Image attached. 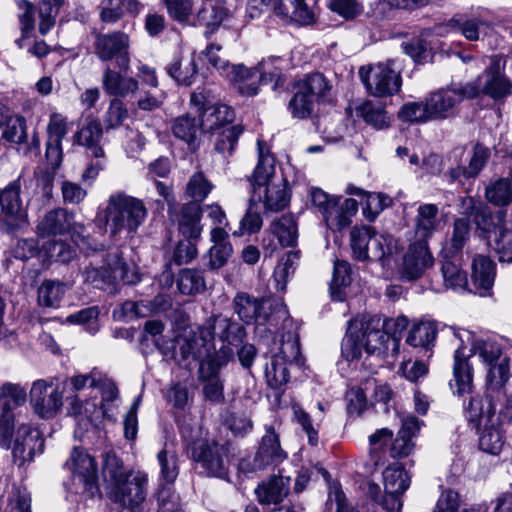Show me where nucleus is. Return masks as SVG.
<instances>
[{
	"instance_id": "obj_34",
	"label": "nucleus",
	"mask_w": 512,
	"mask_h": 512,
	"mask_svg": "<svg viewBox=\"0 0 512 512\" xmlns=\"http://www.w3.org/2000/svg\"><path fill=\"white\" fill-rule=\"evenodd\" d=\"M75 142L86 147L93 157L104 156V151L100 146L102 139V126L96 119L87 120L86 124L76 132Z\"/></svg>"
},
{
	"instance_id": "obj_20",
	"label": "nucleus",
	"mask_w": 512,
	"mask_h": 512,
	"mask_svg": "<svg viewBox=\"0 0 512 512\" xmlns=\"http://www.w3.org/2000/svg\"><path fill=\"white\" fill-rule=\"evenodd\" d=\"M178 344L183 360L200 361L215 350L214 333L210 326L198 327L180 337Z\"/></svg>"
},
{
	"instance_id": "obj_32",
	"label": "nucleus",
	"mask_w": 512,
	"mask_h": 512,
	"mask_svg": "<svg viewBox=\"0 0 512 512\" xmlns=\"http://www.w3.org/2000/svg\"><path fill=\"white\" fill-rule=\"evenodd\" d=\"M43 445V440L37 430L28 425H21L14 440L13 455L21 460H31L37 448Z\"/></svg>"
},
{
	"instance_id": "obj_37",
	"label": "nucleus",
	"mask_w": 512,
	"mask_h": 512,
	"mask_svg": "<svg viewBox=\"0 0 512 512\" xmlns=\"http://www.w3.org/2000/svg\"><path fill=\"white\" fill-rule=\"evenodd\" d=\"M470 237V221L459 218L454 221L452 236L441 250L442 259L457 258Z\"/></svg>"
},
{
	"instance_id": "obj_44",
	"label": "nucleus",
	"mask_w": 512,
	"mask_h": 512,
	"mask_svg": "<svg viewBox=\"0 0 512 512\" xmlns=\"http://www.w3.org/2000/svg\"><path fill=\"white\" fill-rule=\"evenodd\" d=\"M486 386L488 390L498 391L502 389L510 378L509 358H500L499 361L485 365Z\"/></svg>"
},
{
	"instance_id": "obj_25",
	"label": "nucleus",
	"mask_w": 512,
	"mask_h": 512,
	"mask_svg": "<svg viewBox=\"0 0 512 512\" xmlns=\"http://www.w3.org/2000/svg\"><path fill=\"white\" fill-rule=\"evenodd\" d=\"M441 275L443 282L432 285L435 292L441 293L446 290H453L462 293L467 291L468 277L466 272L460 268L457 258L443 259Z\"/></svg>"
},
{
	"instance_id": "obj_55",
	"label": "nucleus",
	"mask_w": 512,
	"mask_h": 512,
	"mask_svg": "<svg viewBox=\"0 0 512 512\" xmlns=\"http://www.w3.org/2000/svg\"><path fill=\"white\" fill-rule=\"evenodd\" d=\"M199 367V380H211L213 378H220V369L227 363V358L224 354L214 350L211 356L200 360Z\"/></svg>"
},
{
	"instance_id": "obj_42",
	"label": "nucleus",
	"mask_w": 512,
	"mask_h": 512,
	"mask_svg": "<svg viewBox=\"0 0 512 512\" xmlns=\"http://www.w3.org/2000/svg\"><path fill=\"white\" fill-rule=\"evenodd\" d=\"M67 286L60 281L45 280L38 288V303L43 307L56 308L66 293Z\"/></svg>"
},
{
	"instance_id": "obj_36",
	"label": "nucleus",
	"mask_w": 512,
	"mask_h": 512,
	"mask_svg": "<svg viewBox=\"0 0 512 512\" xmlns=\"http://www.w3.org/2000/svg\"><path fill=\"white\" fill-rule=\"evenodd\" d=\"M102 85L107 94L120 97L135 93L138 89L136 79L125 77L109 67L103 73Z\"/></svg>"
},
{
	"instance_id": "obj_5",
	"label": "nucleus",
	"mask_w": 512,
	"mask_h": 512,
	"mask_svg": "<svg viewBox=\"0 0 512 512\" xmlns=\"http://www.w3.org/2000/svg\"><path fill=\"white\" fill-rule=\"evenodd\" d=\"M284 60L280 57L270 56L263 59L254 68L237 65L231 69L232 83L243 96H255L258 94L261 83L274 82V88L284 83L282 70Z\"/></svg>"
},
{
	"instance_id": "obj_2",
	"label": "nucleus",
	"mask_w": 512,
	"mask_h": 512,
	"mask_svg": "<svg viewBox=\"0 0 512 512\" xmlns=\"http://www.w3.org/2000/svg\"><path fill=\"white\" fill-rule=\"evenodd\" d=\"M258 164L250 178L251 201L263 204L266 211L279 212L290 202L288 182L275 171V158L266 144L258 140Z\"/></svg>"
},
{
	"instance_id": "obj_61",
	"label": "nucleus",
	"mask_w": 512,
	"mask_h": 512,
	"mask_svg": "<svg viewBox=\"0 0 512 512\" xmlns=\"http://www.w3.org/2000/svg\"><path fill=\"white\" fill-rule=\"evenodd\" d=\"M6 512H31V495L25 487L13 486Z\"/></svg>"
},
{
	"instance_id": "obj_28",
	"label": "nucleus",
	"mask_w": 512,
	"mask_h": 512,
	"mask_svg": "<svg viewBox=\"0 0 512 512\" xmlns=\"http://www.w3.org/2000/svg\"><path fill=\"white\" fill-rule=\"evenodd\" d=\"M463 409L467 419L478 426L496 421L499 416L496 414V405L489 396L474 395L468 402L463 403Z\"/></svg>"
},
{
	"instance_id": "obj_38",
	"label": "nucleus",
	"mask_w": 512,
	"mask_h": 512,
	"mask_svg": "<svg viewBox=\"0 0 512 512\" xmlns=\"http://www.w3.org/2000/svg\"><path fill=\"white\" fill-rule=\"evenodd\" d=\"M437 332L438 328L435 321H419L410 329L406 343L415 348H423L426 352L430 351L434 346Z\"/></svg>"
},
{
	"instance_id": "obj_41",
	"label": "nucleus",
	"mask_w": 512,
	"mask_h": 512,
	"mask_svg": "<svg viewBox=\"0 0 512 512\" xmlns=\"http://www.w3.org/2000/svg\"><path fill=\"white\" fill-rule=\"evenodd\" d=\"M177 286L184 295H196L206 290L203 271L197 269H182L177 277Z\"/></svg>"
},
{
	"instance_id": "obj_23",
	"label": "nucleus",
	"mask_w": 512,
	"mask_h": 512,
	"mask_svg": "<svg viewBox=\"0 0 512 512\" xmlns=\"http://www.w3.org/2000/svg\"><path fill=\"white\" fill-rule=\"evenodd\" d=\"M287 458V453L280 445L279 435L274 425H265V434L255 455V466L263 468L270 464H278Z\"/></svg>"
},
{
	"instance_id": "obj_18",
	"label": "nucleus",
	"mask_w": 512,
	"mask_h": 512,
	"mask_svg": "<svg viewBox=\"0 0 512 512\" xmlns=\"http://www.w3.org/2000/svg\"><path fill=\"white\" fill-rule=\"evenodd\" d=\"M30 401L36 414L42 418H52L63 405V390L52 381L39 379L32 384Z\"/></svg>"
},
{
	"instance_id": "obj_57",
	"label": "nucleus",
	"mask_w": 512,
	"mask_h": 512,
	"mask_svg": "<svg viewBox=\"0 0 512 512\" xmlns=\"http://www.w3.org/2000/svg\"><path fill=\"white\" fill-rule=\"evenodd\" d=\"M392 204V199L383 193H368L363 204V214L369 221L374 219Z\"/></svg>"
},
{
	"instance_id": "obj_1",
	"label": "nucleus",
	"mask_w": 512,
	"mask_h": 512,
	"mask_svg": "<svg viewBox=\"0 0 512 512\" xmlns=\"http://www.w3.org/2000/svg\"><path fill=\"white\" fill-rule=\"evenodd\" d=\"M103 477L108 498L131 512H140L147 497L148 475L143 471H127L122 461L107 453Z\"/></svg>"
},
{
	"instance_id": "obj_48",
	"label": "nucleus",
	"mask_w": 512,
	"mask_h": 512,
	"mask_svg": "<svg viewBox=\"0 0 512 512\" xmlns=\"http://www.w3.org/2000/svg\"><path fill=\"white\" fill-rule=\"evenodd\" d=\"M351 283V269L348 262L344 260H336L333 269V278L330 285L331 296L334 300L343 301L346 288Z\"/></svg>"
},
{
	"instance_id": "obj_29",
	"label": "nucleus",
	"mask_w": 512,
	"mask_h": 512,
	"mask_svg": "<svg viewBox=\"0 0 512 512\" xmlns=\"http://www.w3.org/2000/svg\"><path fill=\"white\" fill-rule=\"evenodd\" d=\"M495 263L485 255H477L472 261V281L480 296L489 294L495 280Z\"/></svg>"
},
{
	"instance_id": "obj_13",
	"label": "nucleus",
	"mask_w": 512,
	"mask_h": 512,
	"mask_svg": "<svg viewBox=\"0 0 512 512\" xmlns=\"http://www.w3.org/2000/svg\"><path fill=\"white\" fill-rule=\"evenodd\" d=\"M394 61L388 60L368 69L361 67L359 77L364 83L367 91L377 97L390 96L397 93L402 84L399 71L393 68Z\"/></svg>"
},
{
	"instance_id": "obj_39",
	"label": "nucleus",
	"mask_w": 512,
	"mask_h": 512,
	"mask_svg": "<svg viewBox=\"0 0 512 512\" xmlns=\"http://www.w3.org/2000/svg\"><path fill=\"white\" fill-rule=\"evenodd\" d=\"M471 355L477 356L479 360L485 365L499 361L500 358H508L503 353L502 346L490 337H477L471 343Z\"/></svg>"
},
{
	"instance_id": "obj_30",
	"label": "nucleus",
	"mask_w": 512,
	"mask_h": 512,
	"mask_svg": "<svg viewBox=\"0 0 512 512\" xmlns=\"http://www.w3.org/2000/svg\"><path fill=\"white\" fill-rule=\"evenodd\" d=\"M229 233L226 229L212 228L210 231V241L213 243L209 249L208 266L212 270L219 269L227 264L233 253V248L229 242Z\"/></svg>"
},
{
	"instance_id": "obj_11",
	"label": "nucleus",
	"mask_w": 512,
	"mask_h": 512,
	"mask_svg": "<svg viewBox=\"0 0 512 512\" xmlns=\"http://www.w3.org/2000/svg\"><path fill=\"white\" fill-rule=\"evenodd\" d=\"M83 278L85 282L92 284L98 289H107L118 282L135 284L140 280L135 272L128 269L118 252L108 254L104 265L101 267L91 266L85 268Z\"/></svg>"
},
{
	"instance_id": "obj_3",
	"label": "nucleus",
	"mask_w": 512,
	"mask_h": 512,
	"mask_svg": "<svg viewBox=\"0 0 512 512\" xmlns=\"http://www.w3.org/2000/svg\"><path fill=\"white\" fill-rule=\"evenodd\" d=\"M391 336L385 320L379 315L362 314L350 320L342 340L341 355L348 361L360 359L362 351L368 354L384 353Z\"/></svg>"
},
{
	"instance_id": "obj_15",
	"label": "nucleus",
	"mask_w": 512,
	"mask_h": 512,
	"mask_svg": "<svg viewBox=\"0 0 512 512\" xmlns=\"http://www.w3.org/2000/svg\"><path fill=\"white\" fill-rule=\"evenodd\" d=\"M435 259L426 241H414L404 252L397 266L402 281H415L422 278L434 266Z\"/></svg>"
},
{
	"instance_id": "obj_7",
	"label": "nucleus",
	"mask_w": 512,
	"mask_h": 512,
	"mask_svg": "<svg viewBox=\"0 0 512 512\" xmlns=\"http://www.w3.org/2000/svg\"><path fill=\"white\" fill-rule=\"evenodd\" d=\"M38 233L45 235H63L70 233L74 243L84 251L89 249L96 251L97 246H93L90 238L85 235V227L76 223L74 213L64 208H55L41 218L37 225Z\"/></svg>"
},
{
	"instance_id": "obj_59",
	"label": "nucleus",
	"mask_w": 512,
	"mask_h": 512,
	"mask_svg": "<svg viewBox=\"0 0 512 512\" xmlns=\"http://www.w3.org/2000/svg\"><path fill=\"white\" fill-rule=\"evenodd\" d=\"M99 313V308L92 306L69 315L67 321L83 325L86 331L90 334H95L99 329Z\"/></svg>"
},
{
	"instance_id": "obj_54",
	"label": "nucleus",
	"mask_w": 512,
	"mask_h": 512,
	"mask_svg": "<svg viewBox=\"0 0 512 512\" xmlns=\"http://www.w3.org/2000/svg\"><path fill=\"white\" fill-rule=\"evenodd\" d=\"M402 121L411 123H425L432 121L429 117V110L426 99L422 102L405 103L398 112Z\"/></svg>"
},
{
	"instance_id": "obj_51",
	"label": "nucleus",
	"mask_w": 512,
	"mask_h": 512,
	"mask_svg": "<svg viewBox=\"0 0 512 512\" xmlns=\"http://www.w3.org/2000/svg\"><path fill=\"white\" fill-rule=\"evenodd\" d=\"M299 258L298 251H290L279 260L273 273L277 290H285L287 281L293 275Z\"/></svg>"
},
{
	"instance_id": "obj_50",
	"label": "nucleus",
	"mask_w": 512,
	"mask_h": 512,
	"mask_svg": "<svg viewBox=\"0 0 512 512\" xmlns=\"http://www.w3.org/2000/svg\"><path fill=\"white\" fill-rule=\"evenodd\" d=\"M357 112L367 124L377 129L384 128L389 123L385 107L380 102L365 101L357 107Z\"/></svg>"
},
{
	"instance_id": "obj_4",
	"label": "nucleus",
	"mask_w": 512,
	"mask_h": 512,
	"mask_svg": "<svg viewBox=\"0 0 512 512\" xmlns=\"http://www.w3.org/2000/svg\"><path fill=\"white\" fill-rule=\"evenodd\" d=\"M148 215L147 208L141 199L116 192L109 196L104 210L107 230L112 238L126 232L135 233L145 222Z\"/></svg>"
},
{
	"instance_id": "obj_56",
	"label": "nucleus",
	"mask_w": 512,
	"mask_h": 512,
	"mask_svg": "<svg viewBox=\"0 0 512 512\" xmlns=\"http://www.w3.org/2000/svg\"><path fill=\"white\" fill-rule=\"evenodd\" d=\"M242 131V128L237 125L215 132L213 134L216 136L215 149L219 153L231 155Z\"/></svg>"
},
{
	"instance_id": "obj_63",
	"label": "nucleus",
	"mask_w": 512,
	"mask_h": 512,
	"mask_svg": "<svg viewBox=\"0 0 512 512\" xmlns=\"http://www.w3.org/2000/svg\"><path fill=\"white\" fill-rule=\"evenodd\" d=\"M157 459L161 469V478L167 484H172L179 473L176 455H169L166 449H162L158 452Z\"/></svg>"
},
{
	"instance_id": "obj_24",
	"label": "nucleus",
	"mask_w": 512,
	"mask_h": 512,
	"mask_svg": "<svg viewBox=\"0 0 512 512\" xmlns=\"http://www.w3.org/2000/svg\"><path fill=\"white\" fill-rule=\"evenodd\" d=\"M383 481L385 492L389 495L386 503L388 504L390 501L392 504L391 510L396 509L399 512L402 508V502L398 496L410 486V479L406 470L400 463H393L383 471Z\"/></svg>"
},
{
	"instance_id": "obj_40",
	"label": "nucleus",
	"mask_w": 512,
	"mask_h": 512,
	"mask_svg": "<svg viewBox=\"0 0 512 512\" xmlns=\"http://www.w3.org/2000/svg\"><path fill=\"white\" fill-rule=\"evenodd\" d=\"M489 233L488 243L498 255L499 261L512 262V229L502 224Z\"/></svg>"
},
{
	"instance_id": "obj_12",
	"label": "nucleus",
	"mask_w": 512,
	"mask_h": 512,
	"mask_svg": "<svg viewBox=\"0 0 512 512\" xmlns=\"http://www.w3.org/2000/svg\"><path fill=\"white\" fill-rule=\"evenodd\" d=\"M190 103L200 111L202 132L214 134L227 127L235 126L233 109L221 103L212 104L208 92L204 90L193 92Z\"/></svg>"
},
{
	"instance_id": "obj_46",
	"label": "nucleus",
	"mask_w": 512,
	"mask_h": 512,
	"mask_svg": "<svg viewBox=\"0 0 512 512\" xmlns=\"http://www.w3.org/2000/svg\"><path fill=\"white\" fill-rule=\"evenodd\" d=\"M201 129V122L195 117L182 115L174 119L172 132L175 137L185 141L189 145L194 144Z\"/></svg>"
},
{
	"instance_id": "obj_53",
	"label": "nucleus",
	"mask_w": 512,
	"mask_h": 512,
	"mask_svg": "<svg viewBox=\"0 0 512 512\" xmlns=\"http://www.w3.org/2000/svg\"><path fill=\"white\" fill-rule=\"evenodd\" d=\"M213 187L202 172H196L187 183L186 194L194 200L193 202L200 203L207 198Z\"/></svg>"
},
{
	"instance_id": "obj_45",
	"label": "nucleus",
	"mask_w": 512,
	"mask_h": 512,
	"mask_svg": "<svg viewBox=\"0 0 512 512\" xmlns=\"http://www.w3.org/2000/svg\"><path fill=\"white\" fill-rule=\"evenodd\" d=\"M395 247V240L392 236L378 234L371 228L368 259L383 261L393 254Z\"/></svg>"
},
{
	"instance_id": "obj_58",
	"label": "nucleus",
	"mask_w": 512,
	"mask_h": 512,
	"mask_svg": "<svg viewBox=\"0 0 512 512\" xmlns=\"http://www.w3.org/2000/svg\"><path fill=\"white\" fill-rule=\"evenodd\" d=\"M371 227L354 228L351 231V248L356 259L368 260Z\"/></svg>"
},
{
	"instance_id": "obj_35",
	"label": "nucleus",
	"mask_w": 512,
	"mask_h": 512,
	"mask_svg": "<svg viewBox=\"0 0 512 512\" xmlns=\"http://www.w3.org/2000/svg\"><path fill=\"white\" fill-rule=\"evenodd\" d=\"M290 478L274 476L256 489L258 500L262 504H278L289 493Z\"/></svg>"
},
{
	"instance_id": "obj_22",
	"label": "nucleus",
	"mask_w": 512,
	"mask_h": 512,
	"mask_svg": "<svg viewBox=\"0 0 512 512\" xmlns=\"http://www.w3.org/2000/svg\"><path fill=\"white\" fill-rule=\"evenodd\" d=\"M170 217L177 222L180 233L189 239L198 240L201 237L203 226L201 225L202 208L199 203L188 202L183 204L179 211L170 210Z\"/></svg>"
},
{
	"instance_id": "obj_16",
	"label": "nucleus",
	"mask_w": 512,
	"mask_h": 512,
	"mask_svg": "<svg viewBox=\"0 0 512 512\" xmlns=\"http://www.w3.org/2000/svg\"><path fill=\"white\" fill-rule=\"evenodd\" d=\"M505 66L503 56H491L489 67L471 85L479 88V94H486L495 100L512 96V82L504 75Z\"/></svg>"
},
{
	"instance_id": "obj_6",
	"label": "nucleus",
	"mask_w": 512,
	"mask_h": 512,
	"mask_svg": "<svg viewBox=\"0 0 512 512\" xmlns=\"http://www.w3.org/2000/svg\"><path fill=\"white\" fill-rule=\"evenodd\" d=\"M188 454L201 475L227 479L231 461L229 443L200 439L188 446Z\"/></svg>"
},
{
	"instance_id": "obj_64",
	"label": "nucleus",
	"mask_w": 512,
	"mask_h": 512,
	"mask_svg": "<svg viewBox=\"0 0 512 512\" xmlns=\"http://www.w3.org/2000/svg\"><path fill=\"white\" fill-rule=\"evenodd\" d=\"M158 512H184L179 495L170 486H163L158 492Z\"/></svg>"
},
{
	"instance_id": "obj_47",
	"label": "nucleus",
	"mask_w": 512,
	"mask_h": 512,
	"mask_svg": "<svg viewBox=\"0 0 512 512\" xmlns=\"http://www.w3.org/2000/svg\"><path fill=\"white\" fill-rule=\"evenodd\" d=\"M69 413L75 417H84L90 423L104 417L106 409L102 403H96L86 400L83 402L78 395L71 399Z\"/></svg>"
},
{
	"instance_id": "obj_27",
	"label": "nucleus",
	"mask_w": 512,
	"mask_h": 512,
	"mask_svg": "<svg viewBox=\"0 0 512 512\" xmlns=\"http://www.w3.org/2000/svg\"><path fill=\"white\" fill-rule=\"evenodd\" d=\"M450 387L457 396L471 394L474 389L473 368L460 347L454 353L453 380Z\"/></svg>"
},
{
	"instance_id": "obj_31",
	"label": "nucleus",
	"mask_w": 512,
	"mask_h": 512,
	"mask_svg": "<svg viewBox=\"0 0 512 512\" xmlns=\"http://www.w3.org/2000/svg\"><path fill=\"white\" fill-rule=\"evenodd\" d=\"M142 8L138 0H102L98 6L100 20L104 23H115L125 13L135 16Z\"/></svg>"
},
{
	"instance_id": "obj_62",
	"label": "nucleus",
	"mask_w": 512,
	"mask_h": 512,
	"mask_svg": "<svg viewBox=\"0 0 512 512\" xmlns=\"http://www.w3.org/2000/svg\"><path fill=\"white\" fill-rule=\"evenodd\" d=\"M392 437L393 432L387 428L379 429L369 437L370 457L375 466L381 463L383 448L391 441Z\"/></svg>"
},
{
	"instance_id": "obj_49",
	"label": "nucleus",
	"mask_w": 512,
	"mask_h": 512,
	"mask_svg": "<svg viewBox=\"0 0 512 512\" xmlns=\"http://www.w3.org/2000/svg\"><path fill=\"white\" fill-rule=\"evenodd\" d=\"M168 74L179 84L189 86L197 73L193 56L175 60L167 67Z\"/></svg>"
},
{
	"instance_id": "obj_21",
	"label": "nucleus",
	"mask_w": 512,
	"mask_h": 512,
	"mask_svg": "<svg viewBox=\"0 0 512 512\" xmlns=\"http://www.w3.org/2000/svg\"><path fill=\"white\" fill-rule=\"evenodd\" d=\"M299 354V344L296 338L282 342L278 352L272 354L271 361L266 365L265 377L268 385L279 389L289 380L287 362L295 359Z\"/></svg>"
},
{
	"instance_id": "obj_17",
	"label": "nucleus",
	"mask_w": 512,
	"mask_h": 512,
	"mask_svg": "<svg viewBox=\"0 0 512 512\" xmlns=\"http://www.w3.org/2000/svg\"><path fill=\"white\" fill-rule=\"evenodd\" d=\"M21 186L18 182H12L0 191V222L7 232L23 228L28 224L27 210L23 206Z\"/></svg>"
},
{
	"instance_id": "obj_52",
	"label": "nucleus",
	"mask_w": 512,
	"mask_h": 512,
	"mask_svg": "<svg viewBox=\"0 0 512 512\" xmlns=\"http://www.w3.org/2000/svg\"><path fill=\"white\" fill-rule=\"evenodd\" d=\"M486 199L495 206H507L512 201V181L499 179L486 188Z\"/></svg>"
},
{
	"instance_id": "obj_43",
	"label": "nucleus",
	"mask_w": 512,
	"mask_h": 512,
	"mask_svg": "<svg viewBox=\"0 0 512 512\" xmlns=\"http://www.w3.org/2000/svg\"><path fill=\"white\" fill-rule=\"evenodd\" d=\"M271 234L277 238L280 247L293 246L297 240V226L292 217L283 216L270 226Z\"/></svg>"
},
{
	"instance_id": "obj_19",
	"label": "nucleus",
	"mask_w": 512,
	"mask_h": 512,
	"mask_svg": "<svg viewBox=\"0 0 512 512\" xmlns=\"http://www.w3.org/2000/svg\"><path fill=\"white\" fill-rule=\"evenodd\" d=\"M95 53L102 61L116 59L118 67L122 70L129 68V37L126 33L115 31L112 33L95 35Z\"/></svg>"
},
{
	"instance_id": "obj_60",
	"label": "nucleus",
	"mask_w": 512,
	"mask_h": 512,
	"mask_svg": "<svg viewBox=\"0 0 512 512\" xmlns=\"http://www.w3.org/2000/svg\"><path fill=\"white\" fill-rule=\"evenodd\" d=\"M3 126L1 136L5 140L15 144H21L26 140V121L23 117H10Z\"/></svg>"
},
{
	"instance_id": "obj_10",
	"label": "nucleus",
	"mask_w": 512,
	"mask_h": 512,
	"mask_svg": "<svg viewBox=\"0 0 512 512\" xmlns=\"http://www.w3.org/2000/svg\"><path fill=\"white\" fill-rule=\"evenodd\" d=\"M65 467L72 473L75 493H81L85 500L100 496L95 459L84 449L74 448Z\"/></svg>"
},
{
	"instance_id": "obj_9",
	"label": "nucleus",
	"mask_w": 512,
	"mask_h": 512,
	"mask_svg": "<svg viewBox=\"0 0 512 512\" xmlns=\"http://www.w3.org/2000/svg\"><path fill=\"white\" fill-rule=\"evenodd\" d=\"M234 311L245 324L271 323L274 325L280 319H286L287 311L280 304H274L269 299L258 300L246 293H238L234 300Z\"/></svg>"
},
{
	"instance_id": "obj_26",
	"label": "nucleus",
	"mask_w": 512,
	"mask_h": 512,
	"mask_svg": "<svg viewBox=\"0 0 512 512\" xmlns=\"http://www.w3.org/2000/svg\"><path fill=\"white\" fill-rule=\"evenodd\" d=\"M416 212L414 228L418 237L417 241L428 242V239L433 236L442 223L439 207L433 203H424L418 206Z\"/></svg>"
},
{
	"instance_id": "obj_8",
	"label": "nucleus",
	"mask_w": 512,
	"mask_h": 512,
	"mask_svg": "<svg viewBox=\"0 0 512 512\" xmlns=\"http://www.w3.org/2000/svg\"><path fill=\"white\" fill-rule=\"evenodd\" d=\"M330 85L320 73L305 76L295 85V93L288 108L292 116L298 119L309 117L316 102L323 100L330 90Z\"/></svg>"
},
{
	"instance_id": "obj_33",
	"label": "nucleus",
	"mask_w": 512,
	"mask_h": 512,
	"mask_svg": "<svg viewBox=\"0 0 512 512\" xmlns=\"http://www.w3.org/2000/svg\"><path fill=\"white\" fill-rule=\"evenodd\" d=\"M505 443L500 418L479 426V448L489 454L497 455Z\"/></svg>"
},
{
	"instance_id": "obj_14",
	"label": "nucleus",
	"mask_w": 512,
	"mask_h": 512,
	"mask_svg": "<svg viewBox=\"0 0 512 512\" xmlns=\"http://www.w3.org/2000/svg\"><path fill=\"white\" fill-rule=\"evenodd\" d=\"M479 95V88L466 85L460 88H446L431 92L425 99L428 105L429 117L434 120H444L453 115L455 107L464 98H474Z\"/></svg>"
}]
</instances>
